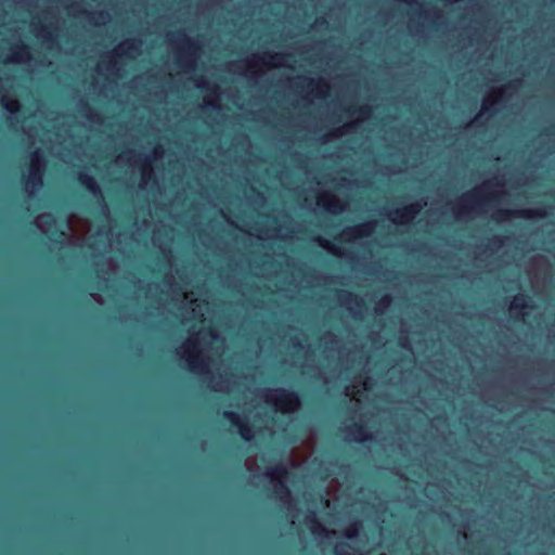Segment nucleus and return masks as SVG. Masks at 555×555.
<instances>
[{
    "label": "nucleus",
    "instance_id": "f257e3e1",
    "mask_svg": "<svg viewBox=\"0 0 555 555\" xmlns=\"http://www.w3.org/2000/svg\"><path fill=\"white\" fill-rule=\"evenodd\" d=\"M266 475L278 481L274 492L280 501H288L291 499V491L286 485V480L289 475L287 467L282 463H278L276 465L269 467Z\"/></svg>",
    "mask_w": 555,
    "mask_h": 555
},
{
    "label": "nucleus",
    "instance_id": "f03ea898",
    "mask_svg": "<svg viewBox=\"0 0 555 555\" xmlns=\"http://www.w3.org/2000/svg\"><path fill=\"white\" fill-rule=\"evenodd\" d=\"M488 188V184L485 183L481 188L475 189L472 192L465 193L461 196L460 199V215H465L470 210L475 209L477 206H482L483 204L491 202L494 197L482 196V191Z\"/></svg>",
    "mask_w": 555,
    "mask_h": 555
},
{
    "label": "nucleus",
    "instance_id": "7ed1b4c3",
    "mask_svg": "<svg viewBox=\"0 0 555 555\" xmlns=\"http://www.w3.org/2000/svg\"><path fill=\"white\" fill-rule=\"evenodd\" d=\"M30 159V169L28 176L25 179V184L26 186L36 189L42 185L43 171L41 166L46 163V160L38 151L31 153Z\"/></svg>",
    "mask_w": 555,
    "mask_h": 555
},
{
    "label": "nucleus",
    "instance_id": "20e7f679",
    "mask_svg": "<svg viewBox=\"0 0 555 555\" xmlns=\"http://www.w3.org/2000/svg\"><path fill=\"white\" fill-rule=\"evenodd\" d=\"M276 393L278 395H276L275 399L268 397L267 402H273L278 408L285 410V411H292L300 404V397L294 390H286L284 388H279L276 390Z\"/></svg>",
    "mask_w": 555,
    "mask_h": 555
},
{
    "label": "nucleus",
    "instance_id": "39448f33",
    "mask_svg": "<svg viewBox=\"0 0 555 555\" xmlns=\"http://www.w3.org/2000/svg\"><path fill=\"white\" fill-rule=\"evenodd\" d=\"M188 363L190 370L194 373H207V363L201 357L199 349L197 348V344L193 340H189L188 343Z\"/></svg>",
    "mask_w": 555,
    "mask_h": 555
},
{
    "label": "nucleus",
    "instance_id": "423d86ee",
    "mask_svg": "<svg viewBox=\"0 0 555 555\" xmlns=\"http://www.w3.org/2000/svg\"><path fill=\"white\" fill-rule=\"evenodd\" d=\"M223 416L230 422L231 425L235 426L238 429L241 437L245 441H250L253 439V427L245 418H243L241 415L232 411L224 412Z\"/></svg>",
    "mask_w": 555,
    "mask_h": 555
},
{
    "label": "nucleus",
    "instance_id": "0eeeda50",
    "mask_svg": "<svg viewBox=\"0 0 555 555\" xmlns=\"http://www.w3.org/2000/svg\"><path fill=\"white\" fill-rule=\"evenodd\" d=\"M177 37L182 41L183 43V51L185 52L184 55H180L177 59V63L181 65L182 67H193L194 60L190 59L189 56H193L195 52V43L185 35L184 31H178Z\"/></svg>",
    "mask_w": 555,
    "mask_h": 555
},
{
    "label": "nucleus",
    "instance_id": "6e6552de",
    "mask_svg": "<svg viewBox=\"0 0 555 555\" xmlns=\"http://www.w3.org/2000/svg\"><path fill=\"white\" fill-rule=\"evenodd\" d=\"M544 209H526V210H509V209H500L495 212V219L499 221H505L511 219L512 217H522V218H534V217H544Z\"/></svg>",
    "mask_w": 555,
    "mask_h": 555
},
{
    "label": "nucleus",
    "instance_id": "1a4fd4ad",
    "mask_svg": "<svg viewBox=\"0 0 555 555\" xmlns=\"http://www.w3.org/2000/svg\"><path fill=\"white\" fill-rule=\"evenodd\" d=\"M77 181L79 185L87 192L92 194L94 197L102 195V191L94 178L85 171H79L77 175Z\"/></svg>",
    "mask_w": 555,
    "mask_h": 555
},
{
    "label": "nucleus",
    "instance_id": "9d476101",
    "mask_svg": "<svg viewBox=\"0 0 555 555\" xmlns=\"http://www.w3.org/2000/svg\"><path fill=\"white\" fill-rule=\"evenodd\" d=\"M305 524L308 526V528L310 529L311 533L314 537L325 538L330 535V531L327 530V528L320 522L315 513L312 511H310L305 516Z\"/></svg>",
    "mask_w": 555,
    "mask_h": 555
},
{
    "label": "nucleus",
    "instance_id": "9b49d317",
    "mask_svg": "<svg viewBox=\"0 0 555 555\" xmlns=\"http://www.w3.org/2000/svg\"><path fill=\"white\" fill-rule=\"evenodd\" d=\"M420 205L417 204H409L401 208L393 210V215L396 218L395 222H408L412 220L420 212Z\"/></svg>",
    "mask_w": 555,
    "mask_h": 555
},
{
    "label": "nucleus",
    "instance_id": "f8f14e48",
    "mask_svg": "<svg viewBox=\"0 0 555 555\" xmlns=\"http://www.w3.org/2000/svg\"><path fill=\"white\" fill-rule=\"evenodd\" d=\"M348 431L353 436L354 440L358 442H366L373 440V436L361 423H353L351 426L348 427Z\"/></svg>",
    "mask_w": 555,
    "mask_h": 555
},
{
    "label": "nucleus",
    "instance_id": "ddd939ff",
    "mask_svg": "<svg viewBox=\"0 0 555 555\" xmlns=\"http://www.w3.org/2000/svg\"><path fill=\"white\" fill-rule=\"evenodd\" d=\"M320 205L328 212L337 214L344 210V206L330 193L321 196Z\"/></svg>",
    "mask_w": 555,
    "mask_h": 555
},
{
    "label": "nucleus",
    "instance_id": "4468645a",
    "mask_svg": "<svg viewBox=\"0 0 555 555\" xmlns=\"http://www.w3.org/2000/svg\"><path fill=\"white\" fill-rule=\"evenodd\" d=\"M373 229L374 224L372 222H364L347 229L345 233L352 237H364L367 236Z\"/></svg>",
    "mask_w": 555,
    "mask_h": 555
},
{
    "label": "nucleus",
    "instance_id": "2eb2a0df",
    "mask_svg": "<svg viewBox=\"0 0 555 555\" xmlns=\"http://www.w3.org/2000/svg\"><path fill=\"white\" fill-rule=\"evenodd\" d=\"M528 296L525 294L517 295L509 307L511 313L515 317L522 315V310L528 307Z\"/></svg>",
    "mask_w": 555,
    "mask_h": 555
},
{
    "label": "nucleus",
    "instance_id": "dca6fc26",
    "mask_svg": "<svg viewBox=\"0 0 555 555\" xmlns=\"http://www.w3.org/2000/svg\"><path fill=\"white\" fill-rule=\"evenodd\" d=\"M30 57L29 48L26 44H17L14 49L12 62H21Z\"/></svg>",
    "mask_w": 555,
    "mask_h": 555
},
{
    "label": "nucleus",
    "instance_id": "f3484780",
    "mask_svg": "<svg viewBox=\"0 0 555 555\" xmlns=\"http://www.w3.org/2000/svg\"><path fill=\"white\" fill-rule=\"evenodd\" d=\"M1 105L10 114H15L21 108L20 102L15 99H10V98H2Z\"/></svg>",
    "mask_w": 555,
    "mask_h": 555
},
{
    "label": "nucleus",
    "instance_id": "a211bd4d",
    "mask_svg": "<svg viewBox=\"0 0 555 555\" xmlns=\"http://www.w3.org/2000/svg\"><path fill=\"white\" fill-rule=\"evenodd\" d=\"M360 528H361V524L358 521L349 525L345 530L346 538L349 540L354 539L359 534Z\"/></svg>",
    "mask_w": 555,
    "mask_h": 555
},
{
    "label": "nucleus",
    "instance_id": "6ab92c4d",
    "mask_svg": "<svg viewBox=\"0 0 555 555\" xmlns=\"http://www.w3.org/2000/svg\"><path fill=\"white\" fill-rule=\"evenodd\" d=\"M496 103H498L496 100H492V101L486 100L482 104V111L486 113H489V114L496 112V107H495Z\"/></svg>",
    "mask_w": 555,
    "mask_h": 555
},
{
    "label": "nucleus",
    "instance_id": "aec40b11",
    "mask_svg": "<svg viewBox=\"0 0 555 555\" xmlns=\"http://www.w3.org/2000/svg\"><path fill=\"white\" fill-rule=\"evenodd\" d=\"M39 36L43 39L44 42H52L54 40V37L52 33L49 31L48 27H42Z\"/></svg>",
    "mask_w": 555,
    "mask_h": 555
},
{
    "label": "nucleus",
    "instance_id": "412c9836",
    "mask_svg": "<svg viewBox=\"0 0 555 555\" xmlns=\"http://www.w3.org/2000/svg\"><path fill=\"white\" fill-rule=\"evenodd\" d=\"M348 112H351V113L357 112V113H359V115L366 117L371 113V108L367 106H361V107H356L353 109L350 108V109H348Z\"/></svg>",
    "mask_w": 555,
    "mask_h": 555
},
{
    "label": "nucleus",
    "instance_id": "4be33fe9",
    "mask_svg": "<svg viewBox=\"0 0 555 555\" xmlns=\"http://www.w3.org/2000/svg\"><path fill=\"white\" fill-rule=\"evenodd\" d=\"M340 295H341V297H344L345 299H348V300H356V301L359 300V297L352 293L340 292Z\"/></svg>",
    "mask_w": 555,
    "mask_h": 555
},
{
    "label": "nucleus",
    "instance_id": "5701e85b",
    "mask_svg": "<svg viewBox=\"0 0 555 555\" xmlns=\"http://www.w3.org/2000/svg\"><path fill=\"white\" fill-rule=\"evenodd\" d=\"M269 55V57L273 61H278L279 63L282 62L285 57H288V55H284V54H270V53H267Z\"/></svg>",
    "mask_w": 555,
    "mask_h": 555
},
{
    "label": "nucleus",
    "instance_id": "b1692460",
    "mask_svg": "<svg viewBox=\"0 0 555 555\" xmlns=\"http://www.w3.org/2000/svg\"><path fill=\"white\" fill-rule=\"evenodd\" d=\"M82 106H83L85 108H88V111H89V114H86V116H87L90 120H94V119H95L94 117H95V116H98V115H96V114H93V109H92L88 104H86V103H83V104H82Z\"/></svg>",
    "mask_w": 555,
    "mask_h": 555
},
{
    "label": "nucleus",
    "instance_id": "393cba45",
    "mask_svg": "<svg viewBox=\"0 0 555 555\" xmlns=\"http://www.w3.org/2000/svg\"><path fill=\"white\" fill-rule=\"evenodd\" d=\"M318 240H319L320 245H321L322 247L327 248V249H330V248H331V247H330V244H328V242H327V241H324V240H322L321 237H318Z\"/></svg>",
    "mask_w": 555,
    "mask_h": 555
},
{
    "label": "nucleus",
    "instance_id": "a878e982",
    "mask_svg": "<svg viewBox=\"0 0 555 555\" xmlns=\"http://www.w3.org/2000/svg\"><path fill=\"white\" fill-rule=\"evenodd\" d=\"M379 304H382L383 306H387L389 304V297H384Z\"/></svg>",
    "mask_w": 555,
    "mask_h": 555
},
{
    "label": "nucleus",
    "instance_id": "bb28decb",
    "mask_svg": "<svg viewBox=\"0 0 555 555\" xmlns=\"http://www.w3.org/2000/svg\"><path fill=\"white\" fill-rule=\"evenodd\" d=\"M152 159L149 156L144 157V164H151Z\"/></svg>",
    "mask_w": 555,
    "mask_h": 555
},
{
    "label": "nucleus",
    "instance_id": "cd10ccee",
    "mask_svg": "<svg viewBox=\"0 0 555 555\" xmlns=\"http://www.w3.org/2000/svg\"><path fill=\"white\" fill-rule=\"evenodd\" d=\"M493 243H494V244H501V243H502V241H501V238H499V237H494V238H493Z\"/></svg>",
    "mask_w": 555,
    "mask_h": 555
},
{
    "label": "nucleus",
    "instance_id": "c85d7f7f",
    "mask_svg": "<svg viewBox=\"0 0 555 555\" xmlns=\"http://www.w3.org/2000/svg\"><path fill=\"white\" fill-rule=\"evenodd\" d=\"M514 87H515V86H514V83H512V82H509V83L506 86V88H508V89H514Z\"/></svg>",
    "mask_w": 555,
    "mask_h": 555
},
{
    "label": "nucleus",
    "instance_id": "c756f323",
    "mask_svg": "<svg viewBox=\"0 0 555 555\" xmlns=\"http://www.w3.org/2000/svg\"><path fill=\"white\" fill-rule=\"evenodd\" d=\"M145 171H146V167H145V166H143V168H142V175H143V177H145Z\"/></svg>",
    "mask_w": 555,
    "mask_h": 555
},
{
    "label": "nucleus",
    "instance_id": "7c9ffc66",
    "mask_svg": "<svg viewBox=\"0 0 555 555\" xmlns=\"http://www.w3.org/2000/svg\"><path fill=\"white\" fill-rule=\"evenodd\" d=\"M320 83H322L323 86L327 87V83L324 82V81H320Z\"/></svg>",
    "mask_w": 555,
    "mask_h": 555
},
{
    "label": "nucleus",
    "instance_id": "2f4dec72",
    "mask_svg": "<svg viewBox=\"0 0 555 555\" xmlns=\"http://www.w3.org/2000/svg\"><path fill=\"white\" fill-rule=\"evenodd\" d=\"M133 48H134L133 44L128 46V49H133Z\"/></svg>",
    "mask_w": 555,
    "mask_h": 555
}]
</instances>
